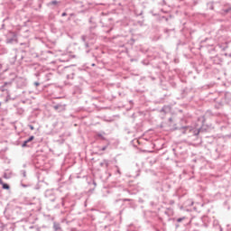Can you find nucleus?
Here are the masks:
<instances>
[{"label":"nucleus","mask_w":231,"mask_h":231,"mask_svg":"<svg viewBox=\"0 0 231 231\" xmlns=\"http://www.w3.org/2000/svg\"><path fill=\"white\" fill-rule=\"evenodd\" d=\"M0 185L3 186V189H5V190H9L10 189V186L6 183L3 182V180L0 179Z\"/></svg>","instance_id":"1"},{"label":"nucleus","mask_w":231,"mask_h":231,"mask_svg":"<svg viewBox=\"0 0 231 231\" xmlns=\"http://www.w3.org/2000/svg\"><path fill=\"white\" fill-rule=\"evenodd\" d=\"M34 139H35V137L32 135L28 140H26L25 142H27V143H30V142H32V140H34Z\"/></svg>","instance_id":"2"},{"label":"nucleus","mask_w":231,"mask_h":231,"mask_svg":"<svg viewBox=\"0 0 231 231\" xmlns=\"http://www.w3.org/2000/svg\"><path fill=\"white\" fill-rule=\"evenodd\" d=\"M26 145H28V142L27 141H24L22 147H26Z\"/></svg>","instance_id":"3"},{"label":"nucleus","mask_w":231,"mask_h":231,"mask_svg":"<svg viewBox=\"0 0 231 231\" xmlns=\"http://www.w3.org/2000/svg\"><path fill=\"white\" fill-rule=\"evenodd\" d=\"M58 3L59 2H57V1H52V2H51V5H58Z\"/></svg>","instance_id":"4"},{"label":"nucleus","mask_w":231,"mask_h":231,"mask_svg":"<svg viewBox=\"0 0 231 231\" xmlns=\"http://www.w3.org/2000/svg\"><path fill=\"white\" fill-rule=\"evenodd\" d=\"M29 127H30L31 131H33V129H35V128L33 127V125H30Z\"/></svg>","instance_id":"5"},{"label":"nucleus","mask_w":231,"mask_h":231,"mask_svg":"<svg viewBox=\"0 0 231 231\" xmlns=\"http://www.w3.org/2000/svg\"><path fill=\"white\" fill-rule=\"evenodd\" d=\"M34 86H40L39 82H34Z\"/></svg>","instance_id":"6"},{"label":"nucleus","mask_w":231,"mask_h":231,"mask_svg":"<svg viewBox=\"0 0 231 231\" xmlns=\"http://www.w3.org/2000/svg\"><path fill=\"white\" fill-rule=\"evenodd\" d=\"M65 15H66V13H63V14H62V17H65Z\"/></svg>","instance_id":"7"}]
</instances>
